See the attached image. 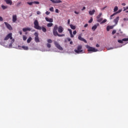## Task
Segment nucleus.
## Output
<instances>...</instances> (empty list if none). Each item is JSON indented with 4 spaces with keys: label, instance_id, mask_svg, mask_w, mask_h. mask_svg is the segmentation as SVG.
<instances>
[{
    "label": "nucleus",
    "instance_id": "nucleus-53",
    "mask_svg": "<svg viewBox=\"0 0 128 128\" xmlns=\"http://www.w3.org/2000/svg\"><path fill=\"white\" fill-rule=\"evenodd\" d=\"M88 26V24H86L84 26V28H87Z\"/></svg>",
    "mask_w": 128,
    "mask_h": 128
},
{
    "label": "nucleus",
    "instance_id": "nucleus-28",
    "mask_svg": "<svg viewBox=\"0 0 128 128\" xmlns=\"http://www.w3.org/2000/svg\"><path fill=\"white\" fill-rule=\"evenodd\" d=\"M106 22H108V20H106V19H104L100 24H104V23Z\"/></svg>",
    "mask_w": 128,
    "mask_h": 128
},
{
    "label": "nucleus",
    "instance_id": "nucleus-8",
    "mask_svg": "<svg viewBox=\"0 0 128 128\" xmlns=\"http://www.w3.org/2000/svg\"><path fill=\"white\" fill-rule=\"evenodd\" d=\"M78 40H81L82 42H85V44H86L88 42H86V39L82 38V36H80V35L78 36Z\"/></svg>",
    "mask_w": 128,
    "mask_h": 128
},
{
    "label": "nucleus",
    "instance_id": "nucleus-19",
    "mask_svg": "<svg viewBox=\"0 0 128 128\" xmlns=\"http://www.w3.org/2000/svg\"><path fill=\"white\" fill-rule=\"evenodd\" d=\"M96 28H98V26L96 25H94L92 27V30L93 32H94V30H96Z\"/></svg>",
    "mask_w": 128,
    "mask_h": 128
},
{
    "label": "nucleus",
    "instance_id": "nucleus-57",
    "mask_svg": "<svg viewBox=\"0 0 128 128\" xmlns=\"http://www.w3.org/2000/svg\"><path fill=\"white\" fill-rule=\"evenodd\" d=\"M86 10V7H83V8H82V10Z\"/></svg>",
    "mask_w": 128,
    "mask_h": 128
},
{
    "label": "nucleus",
    "instance_id": "nucleus-35",
    "mask_svg": "<svg viewBox=\"0 0 128 128\" xmlns=\"http://www.w3.org/2000/svg\"><path fill=\"white\" fill-rule=\"evenodd\" d=\"M26 38H28L26 37V36L24 35V36H23V40H26Z\"/></svg>",
    "mask_w": 128,
    "mask_h": 128
},
{
    "label": "nucleus",
    "instance_id": "nucleus-46",
    "mask_svg": "<svg viewBox=\"0 0 128 128\" xmlns=\"http://www.w3.org/2000/svg\"><path fill=\"white\" fill-rule=\"evenodd\" d=\"M40 11H37V12H36V14H40Z\"/></svg>",
    "mask_w": 128,
    "mask_h": 128
},
{
    "label": "nucleus",
    "instance_id": "nucleus-58",
    "mask_svg": "<svg viewBox=\"0 0 128 128\" xmlns=\"http://www.w3.org/2000/svg\"><path fill=\"white\" fill-rule=\"evenodd\" d=\"M70 44H73L72 41L70 42Z\"/></svg>",
    "mask_w": 128,
    "mask_h": 128
},
{
    "label": "nucleus",
    "instance_id": "nucleus-49",
    "mask_svg": "<svg viewBox=\"0 0 128 128\" xmlns=\"http://www.w3.org/2000/svg\"><path fill=\"white\" fill-rule=\"evenodd\" d=\"M70 20L69 19V20H68V24H70Z\"/></svg>",
    "mask_w": 128,
    "mask_h": 128
},
{
    "label": "nucleus",
    "instance_id": "nucleus-11",
    "mask_svg": "<svg viewBox=\"0 0 128 128\" xmlns=\"http://www.w3.org/2000/svg\"><path fill=\"white\" fill-rule=\"evenodd\" d=\"M12 20L13 22H16V20H18V17H17L16 15V14L12 15Z\"/></svg>",
    "mask_w": 128,
    "mask_h": 128
},
{
    "label": "nucleus",
    "instance_id": "nucleus-33",
    "mask_svg": "<svg viewBox=\"0 0 128 128\" xmlns=\"http://www.w3.org/2000/svg\"><path fill=\"white\" fill-rule=\"evenodd\" d=\"M34 36H35V38H38V33L37 32H36L34 34Z\"/></svg>",
    "mask_w": 128,
    "mask_h": 128
},
{
    "label": "nucleus",
    "instance_id": "nucleus-30",
    "mask_svg": "<svg viewBox=\"0 0 128 128\" xmlns=\"http://www.w3.org/2000/svg\"><path fill=\"white\" fill-rule=\"evenodd\" d=\"M47 42L48 44H52V39H48Z\"/></svg>",
    "mask_w": 128,
    "mask_h": 128
},
{
    "label": "nucleus",
    "instance_id": "nucleus-31",
    "mask_svg": "<svg viewBox=\"0 0 128 128\" xmlns=\"http://www.w3.org/2000/svg\"><path fill=\"white\" fill-rule=\"evenodd\" d=\"M46 46H47V48H50L52 47V45L50 43H48L46 44Z\"/></svg>",
    "mask_w": 128,
    "mask_h": 128
},
{
    "label": "nucleus",
    "instance_id": "nucleus-54",
    "mask_svg": "<svg viewBox=\"0 0 128 128\" xmlns=\"http://www.w3.org/2000/svg\"><path fill=\"white\" fill-rule=\"evenodd\" d=\"M74 14H78L79 12H76V11H74Z\"/></svg>",
    "mask_w": 128,
    "mask_h": 128
},
{
    "label": "nucleus",
    "instance_id": "nucleus-10",
    "mask_svg": "<svg viewBox=\"0 0 128 128\" xmlns=\"http://www.w3.org/2000/svg\"><path fill=\"white\" fill-rule=\"evenodd\" d=\"M28 4H29V6H32L33 4H40V2L34 1L33 2H27Z\"/></svg>",
    "mask_w": 128,
    "mask_h": 128
},
{
    "label": "nucleus",
    "instance_id": "nucleus-50",
    "mask_svg": "<svg viewBox=\"0 0 128 128\" xmlns=\"http://www.w3.org/2000/svg\"><path fill=\"white\" fill-rule=\"evenodd\" d=\"M67 40L68 42H70V40H72V39H70V38H67Z\"/></svg>",
    "mask_w": 128,
    "mask_h": 128
},
{
    "label": "nucleus",
    "instance_id": "nucleus-37",
    "mask_svg": "<svg viewBox=\"0 0 128 128\" xmlns=\"http://www.w3.org/2000/svg\"><path fill=\"white\" fill-rule=\"evenodd\" d=\"M50 12H54V7H51L50 8Z\"/></svg>",
    "mask_w": 128,
    "mask_h": 128
},
{
    "label": "nucleus",
    "instance_id": "nucleus-34",
    "mask_svg": "<svg viewBox=\"0 0 128 128\" xmlns=\"http://www.w3.org/2000/svg\"><path fill=\"white\" fill-rule=\"evenodd\" d=\"M92 20H93L92 17H91L90 19L88 21L89 24H92Z\"/></svg>",
    "mask_w": 128,
    "mask_h": 128
},
{
    "label": "nucleus",
    "instance_id": "nucleus-27",
    "mask_svg": "<svg viewBox=\"0 0 128 128\" xmlns=\"http://www.w3.org/2000/svg\"><path fill=\"white\" fill-rule=\"evenodd\" d=\"M102 16V13H100V14L96 16V18H100V16Z\"/></svg>",
    "mask_w": 128,
    "mask_h": 128
},
{
    "label": "nucleus",
    "instance_id": "nucleus-13",
    "mask_svg": "<svg viewBox=\"0 0 128 128\" xmlns=\"http://www.w3.org/2000/svg\"><path fill=\"white\" fill-rule=\"evenodd\" d=\"M118 20H120V16H117L116 18L114 19V22L115 24L114 26H116V24H118Z\"/></svg>",
    "mask_w": 128,
    "mask_h": 128
},
{
    "label": "nucleus",
    "instance_id": "nucleus-48",
    "mask_svg": "<svg viewBox=\"0 0 128 128\" xmlns=\"http://www.w3.org/2000/svg\"><path fill=\"white\" fill-rule=\"evenodd\" d=\"M55 12H56V14H58V9H56Z\"/></svg>",
    "mask_w": 128,
    "mask_h": 128
},
{
    "label": "nucleus",
    "instance_id": "nucleus-47",
    "mask_svg": "<svg viewBox=\"0 0 128 128\" xmlns=\"http://www.w3.org/2000/svg\"><path fill=\"white\" fill-rule=\"evenodd\" d=\"M126 5V3H122V6H125Z\"/></svg>",
    "mask_w": 128,
    "mask_h": 128
},
{
    "label": "nucleus",
    "instance_id": "nucleus-52",
    "mask_svg": "<svg viewBox=\"0 0 128 128\" xmlns=\"http://www.w3.org/2000/svg\"><path fill=\"white\" fill-rule=\"evenodd\" d=\"M70 38H74V35L72 34V33L70 34Z\"/></svg>",
    "mask_w": 128,
    "mask_h": 128
},
{
    "label": "nucleus",
    "instance_id": "nucleus-63",
    "mask_svg": "<svg viewBox=\"0 0 128 128\" xmlns=\"http://www.w3.org/2000/svg\"><path fill=\"white\" fill-rule=\"evenodd\" d=\"M104 8H106V7L104 8Z\"/></svg>",
    "mask_w": 128,
    "mask_h": 128
},
{
    "label": "nucleus",
    "instance_id": "nucleus-38",
    "mask_svg": "<svg viewBox=\"0 0 128 128\" xmlns=\"http://www.w3.org/2000/svg\"><path fill=\"white\" fill-rule=\"evenodd\" d=\"M116 30H114L112 32V34H116Z\"/></svg>",
    "mask_w": 128,
    "mask_h": 128
},
{
    "label": "nucleus",
    "instance_id": "nucleus-39",
    "mask_svg": "<svg viewBox=\"0 0 128 128\" xmlns=\"http://www.w3.org/2000/svg\"><path fill=\"white\" fill-rule=\"evenodd\" d=\"M68 32H70V34H72V31L70 29H68Z\"/></svg>",
    "mask_w": 128,
    "mask_h": 128
},
{
    "label": "nucleus",
    "instance_id": "nucleus-56",
    "mask_svg": "<svg viewBox=\"0 0 128 128\" xmlns=\"http://www.w3.org/2000/svg\"><path fill=\"white\" fill-rule=\"evenodd\" d=\"M19 32H20V35L22 34V31H20Z\"/></svg>",
    "mask_w": 128,
    "mask_h": 128
},
{
    "label": "nucleus",
    "instance_id": "nucleus-16",
    "mask_svg": "<svg viewBox=\"0 0 128 128\" xmlns=\"http://www.w3.org/2000/svg\"><path fill=\"white\" fill-rule=\"evenodd\" d=\"M6 2L7 4H10V6H12V0H4Z\"/></svg>",
    "mask_w": 128,
    "mask_h": 128
},
{
    "label": "nucleus",
    "instance_id": "nucleus-29",
    "mask_svg": "<svg viewBox=\"0 0 128 128\" xmlns=\"http://www.w3.org/2000/svg\"><path fill=\"white\" fill-rule=\"evenodd\" d=\"M97 22H102V18H99L97 19Z\"/></svg>",
    "mask_w": 128,
    "mask_h": 128
},
{
    "label": "nucleus",
    "instance_id": "nucleus-44",
    "mask_svg": "<svg viewBox=\"0 0 128 128\" xmlns=\"http://www.w3.org/2000/svg\"><path fill=\"white\" fill-rule=\"evenodd\" d=\"M73 34H76V30H74L73 32Z\"/></svg>",
    "mask_w": 128,
    "mask_h": 128
},
{
    "label": "nucleus",
    "instance_id": "nucleus-24",
    "mask_svg": "<svg viewBox=\"0 0 128 128\" xmlns=\"http://www.w3.org/2000/svg\"><path fill=\"white\" fill-rule=\"evenodd\" d=\"M22 48H24V50H28V47L24 46H22Z\"/></svg>",
    "mask_w": 128,
    "mask_h": 128
},
{
    "label": "nucleus",
    "instance_id": "nucleus-23",
    "mask_svg": "<svg viewBox=\"0 0 128 128\" xmlns=\"http://www.w3.org/2000/svg\"><path fill=\"white\" fill-rule=\"evenodd\" d=\"M70 28H72V30H75L76 28V26H74L72 24H70Z\"/></svg>",
    "mask_w": 128,
    "mask_h": 128
},
{
    "label": "nucleus",
    "instance_id": "nucleus-42",
    "mask_svg": "<svg viewBox=\"0 0 128 128\" xmlns=\"http://www.w3.org/2000/svg\"><path fill=\"white\" fill-rule=\"evenodd\" d=\"M50 14V12H49L48 11L46 12V14H47V16H48V14Z\"/></svg>",
    "mask_w": 128,
    "mask_h": 128
},
{
    "label": "nucleus",
    "instance_id": "nucleus-61",
    "mask_svg": "<svg viewBox=\"0 0 128 128\" xmlns=\"http://www.w3.org/2000/svg\"><path fill=\"white\" fill-rule=\"evenodd\" d=\"M126 10H128V6L126 7Z\"/></svg>",
    "mask_w": 128,
    "mask_h": 128
},
{
    "label": "nucleus",
    "instance_id": "nucleus-45",
    "mask_svg": "<svg viewBox=\"0 0 128 128\" xmlns=\"http://www.w3.org/2000/svg\"><path fill=\"white\" fill-rule=\"evenodd\" d=\"M123 8H124V12H126V10H128V9H126V7H124Z\"/></svg>",
    "mask_w": 128,
    "mask_h": 128
},
{
    "label": "nucleus",
    "instance_id": "nucleus-12",
    "mask_svg": "<svg viewBox=\"0 0 128 128\" xmlns=\"http://www.w3.org/2000/svg\"><path fill=\"white\" fill-rule=\"evenodd\" d=\"M120 12H122V10H118L117 12H114L110 16V20H112V16H116L117 14H120Z\"/></svg>",
    "mask_w": 128,
    "mask_h": 128
},
{
    "label": "nucleus",
    "instance_id": "nucleus-59",
    "mask_svg": "<svg viewBox=\"0 0 128 128\" xmlns=\"http://www.w3.org/2000/svg\"><path fill=\"white\" fill-rule=\"evenodd\" d=\"M97 26H100V24H97L96 25Z\"/></svg>",
    "mask_w": 128,
    "mask_h": 128
},
{
    "label": "nucleus",
    "instance_id": "nucleus-14",
    "mask_svg": "<svg viewBox=\"0 0 128 128\" xmlns=\"http://www.w3.org/2000/svg\"><path fill=\"white\" fill-rule=\"evenodd\" d=\"M124 42H128V38H123L122 40H118V42L122 44Z\"/></svg>",
    "mask_w": 128,
    "mask_h": 128
},
{
    "label": "nucleus",
    "instance_id": "nucleus-3",
    "mask_svg": "<svg viewBox=\"0 0 128 128\" xmlns=\"http://www.w3.org/2000/svg\"><path fill=\"white\" fill-rule=\"evenodd\" d=\"M74 52L76 54H84V50H82V46L78 45L77 47V49H74Z\"/></svg>",
    "mask_w": 128,
    "mask_h": 128
},
{
    "label": "nucleus",
    "instance_id": "nucleus-26",
    "mask_svg": "<svg viewBox=\"0 0 128 128\" xmlns=\"http://www.w3.org/2000/svg\"><path fill=\"white\" fill-rule=\"evenodd\" d=\"M118 6H116L114 7V12H118Z\"/></svg>",
    "mask_w": 128,
    "mask_h": 128
},
{
    "label": "nucleus",
    "instance_id": "nucleus-36",
    "mask_svg": "<svg viewBox=\"0 0 128 128\" xmlns=\"http://www.w3.org/2000/svg\"><path fill=\"white\" fill-rule=\"evenodd\" d=\"M26 30H28L29 32H30V30H32V28H26Z\"/></svg>",
    "mask_w": 128,
    "mask_h": 128
},
{
    "label": "nucleus",
    "instance_id": "nucleus-22",
    "mask_svg": "<svg viewBox=\"0 0 128 128\" xmlns=\"http://www.w3.org/2000/svg\"><path fill=\"white\" fill-rule=\"evenodd\" d=\"M13 42H14V39H12V40L11 43H10V44H9V48H12V43Z\"/></svg>",
    "mask_w": 128,
    "mask_h": 128
},
{
    "label": "nucleus",
    "instance_id": "nucleus-40",
    "mask_svg": "<svg viewBox=\"0 0 128 128\" xmlns=\"http://www.w3.org/2000/svg\"><path fill=\"white\" fill-rule=\"evenodd\" d=\"M20 4H22V2H18L16 4V6H20Z\"/></svg>",
    "mask_w": 128,
    "mask_h": 128
},
{
    "label": "nucleus",
    "instance_id": "nucleus-51",
    "mask_svg": "<svg viewBox=\"0 0 128 128\" xmlns=\"http://www.w3.org/2000/svg\"><path fill=\"white\" fill-rule=\"evenodd\" d=\"M0 44H1V46H4V44L2 43V42H0Z\"/></svg>",
    "mask_w": 128,
    "mask_h": 128
},
{
    "label": "nucleus",
    "instance_id": "nucleus-9",
    "mask_svg": "<svg viewBox=\"0 0 128 128\" xmlns=\"http://www.w3.org/2000/svg\"><path fill=\"white\" fill-rule=\"evenodd\" d=\"M52 4H60L62 2L60 0H50Z\"/></svg>",
    "mask_w": 128,
    "mask_h": 128
},
{
    "label": "nucleus",
    "instance_id": "nucleus-21",
    "mask_svg": "<svg viewBox=\"0 0 128 128\" xmlns=\"http://www.w3.org/2000/svg\"><path fill=\"white\" fill-rule=\"evenodd\" d=\"M32 40V37H29L27 40L28 44H30Z\"/></svg>",
    "mask_w": 128,
    "mask_h": 128
},
{
    "label": "nucleus",
    "instance_id": "nucleus-55",
    "mask_svg": "<svg viewBox=\"0 0 128 128\" xmlns=\"http://www.w3.org/2000/svg\"><path fill=\"white\" fill-rule=\"evenodd\" d=\"M96 48H100V45L98 44H96Z\"/></svg>",
    "mask_w": 128,
    "mask_h": 128
},
{
    "label": "nucleus",
    "instance_id": "nucleus-15",
    "mask_svg": "<svg viewBox=\"0 0 128 128\" xmlns=\"http://www.w3.org/2000/svg\"><path fill=\"white\" fill-rule=\"evenodd\" d=\"M46 22H54V20L52 18H48L46 17L45 18Z\"/></svg>",
    "mask_w": 128,
    "mask_h": 128
},
{
    "label": "nucleus",
    "instance_id": "nucleus-5",
    "mask_svg": "<svg viewBox=\"0 0 128 128\" xmlns=\"http://www.w3.org/2000/svg\"><path fill=\"white\" fill-rule=\"evenodd\" d=\"M54 44L55 46H56V48H58L60 50H64V48H62V46H60V44H58V42L54 41Z\"/></svg>",
    "mask_w": 128,
    "mask_h": 128
},
{
    "label": "nucleus",
    "instance_id": "nucleus-1",
    "mask_svg": "<svg viewBox=\"0 0 128 128\" xmlns=\"http://www.w3.org/2000/svg\"><path fill=\"white\" fill-rule=\"evenodd\" d=\"M60 34H62V32H64V28L62 26H60L58 28V25H55L54 28H53V34L54 36H64V34H60L58 32V31Z\"/></svg>",
    "mask_w": 128,
    "mask_h": 128
},
{
    "label": "nucleus",
    "instance_id": "nucleus-18",
    "mask_svg": "<svg viewBox=\"0 0 128 128\" xmlns=\"http://www.w3.org/2000/svg\"><path fill=\"white\" fill-rule=\"evenodd\" d=\"M94 12H96V10H90L89 11V14H90V16H92V14H94Z\"/></svg>",
    "mask_w": 128,
    "mask_h": 128
},
{
    "label": "nucleus",
    "instance_id": "nucleus-41",
    "mask_svg": "<svg viewBox=\"0 0 128 128\" xmlns=\"http://www.w3.org/2000/svg\"><path fill=\"white\" fill-rule=\"evenodd\" d=\"M22 30H23V32H28L27 30H26V28H24L22 29Z\"/></svg>",
    "mask_w": 128,
    "mask_h": 128
},
{
    "label": "nucleus",
    "instance_id": "nucleus-7",
    "mask_svg": "<svg viewBox=\"0 0 128 128\" xmlns=\"http://www.w3.org/2000/svg\"><path fill=\"white\" fill-rule=\"evenodd\" d=\"M4 24L6 27L9 30H12V26H10V24L6 22H4Z\"/></svg>",
    "mask_w": 128,
    "mask_h": 128
},
{
    "label": "nucleus",
    "instance_id": "nucleus-17",
    "mask_svg": "<svg viewBox=\"0 0 128 128\" xmlns=\"http://www.w3.org/2000/svg\"><path fill=\"white\" fill-rule=\"evenodd\" d=\"M114 26H108L106 28L107 32H110V30H112V28H114Z\"/></svg>",
    "mask_w": 128,
    "mask_h": 128
},
{
    "label": "nucleus",
    "instance_id": "nucleus-60",
    "mask_svg": "<svg viewBox=\"0 0 128 128\" xmlns=\"http://www.w3.org/2000/svg\"><path fill=\"white\" fill-rule=\"evenodd\" d=\"M108 50H112V48H108Z\"/></svg>",
    "mask_w": 128,
    "mask_h": 128
},
{
    "label": "nucleus",
    "instance_id": "nucleus-20",
    "mask_svg": "<svg viewBox=\"0 0 128 128\" xmlns=\"http://www.w3.org/2000/svg\"><path fill=\"white\" fill-rule=\"evenodd\" d=\"M34 40H35L36 42H40V38H38V37H35Z\"/></svg>",
    "mask_w": 128,
    "mask_h": 128
},
{
    "label": "nucleus",
    "instance_id": "nucleus-32",
    "mask_svg": "<svg viewBox=\"0 0 128 128\" xmlns=\"http://www.w3.org/2000/svg\"><path fill=\"white\" fill-rule=\"evenodd\" d=\"M2 10H6V9L8 8V6L2 5Z\"/></svg>",
    "mask_w": 128,
    "mask_h": 128
},
{
    "label": "nucleus",
    "instance_id": "nucleus-2",
    "mask_svg": "<svg viewBox=\"0 0 128 128\" xmlns=\"http://www.w3.org/2000/svg\"><path fill=\"white\" fill-rule=\"evenodd\" d=\"M34 28H35L36 30H42L44 32H46V28L44 26L42 27L40 26L38 21V20H36L34 21Z\"/></svg>",
    "mask_w": 128,
    "mask_h": 128
},
{
    "label": "nucleus",
    "instance_id": "nucleus-25",
    "mask_svg": "<svg viewBox=\"0 0 128 128\" xmlns=\"http://www.w3.org/2000/svg\"><path fill=\"white\" fill-rule=\"evenodd\" d=\"M54 26V24L52 23H48L47 24V26L48 28H50L51 26Z\"/></svg>",
    "mask_w": 128,
    "mask_h": 128
},
{
    "label": "nucleus",
    "instance_id": "nucleus-43",
    "mask_svg": "<svg viewBox=\"0 0 128 128\" xmlns=\"http://www.w3.org/2000/svg\"><path fill=\"white\" fill-rule=\"evenodd\" d=\"M4 20V19L2 18V17L0 16V22H2Z\"/></svg>",
    "mask_w": 128,
    "mask_h": 128
},
{
    "label": "nucleus",
    "instance_id": "nucleus-4",
    "mask_svg": "<svg viewBox=\"0 0 128 128\" xmlns=\"http://www.w3.org/2000/svg\"><path fill=\"white\" fill-rule=\"evenodd\" d=\"M86 48H88V52H96L98 51V49H96L94 48L90 47L88 45L86 46Z\"/></svg>",
    "mask_w": 128,
    "mask_h": 128
},
{
    "label": "nucleus",
    "instance_id": "nucleus-62",
    "mask_svg": "<svg viewBox=\"0 0 128 128\" xmlns=\"http://www.w3.org/2000/svg\"><path fill=\"white\" fill-rule=\"evenodd\" d=\"M126 12H128V11H126Z\"/></svg>",
    "mask_w": 128,
    "mask_h": 128
},
{
    "label": "nucleus",
    "instance_id": "nucleus-6",
    "mask_svg": "<svg viewBox=\"0 0 128 128\" xmlns=\"http://www.w3.org/2000/svg\"><path fill=\"white\" fill-rule=\"evenodd\" d=\"M12 40V33L8 34L4 38V40Z\"/></svg>",
    "mask_w": 128,
    "mask_h": 128
}]
</instances>
